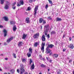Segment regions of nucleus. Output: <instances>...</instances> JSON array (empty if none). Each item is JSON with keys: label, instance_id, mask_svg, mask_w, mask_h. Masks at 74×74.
<instances>
[{"label": "nucleus", "instance_id": "obj_1", "mask_svg": "<svg viewBox=\"0 0 74 74\" xmlns=\"http://www.w3.org/2000/svg\"><path fill=\"white\" fill-rule=\"evenodd\" d=\"M44 32L45 33V35H47L48 32L49 31V25H45L44 26Z\"/></svg>", "mask_w": 74, "mask_h": 74}, {"label": "nucleus", "instance_id": "obj_2", "mask_svg": "<svg viewBox=\"0 0 74 74\" xmlns=\"http://www.w3.org/2000/svg\"><path fill=\"white\" fill-rule=\"evenodd\" d=\"M20 74H23V73L25 71V69H23V65L22 64H20Z\"/></svg>", "mask_w": 74, "mask_h": 74}, {"label": "nucleus", "instance_id": "obj_3", "mask_svg": "<svg viewBox=\"0 0 74 74\" xmlns=\"http://www.w3.org/2000/svg\"><path fill=\"white\" fill-rule=\"evenodd\" d=\"M45 42H42V44L41 45V49L42 51V52L44 53V47L45 46Z\"/></svg>", "mask_w": 74, "mask_h": 74}, {"label": "nucleus", "instance_id": "obj_4", "mask_svg": "<svg viewBox=\"0 0 74 74\" xmlns=\"http://www.w3.org/2000/svg\"><path fill=\"white\" fill-rule=\"evenodd\" d=\"M38 6H36L34 9V15L35 16H36V14H37V11L38 10Z\"/></svg>", "mask_w": 74, "mask_h": 74}, {"label": "nucleus", "instance_id": "obj_5", "mask_svg": "<svg viewBox=\"0 0 74 74\" xmlns=\"http://www.w3.org/2000/svg\"><path fill=\"white\" fill-rule=\"evenodd\" d=\"M39 37V33H37L34 34L33 37L34 38H37Z\"/></svg>", "mask_w": 74, "mask_h": 74}, {"label": "nucleus", "instance_id": "obj_6", "mask_svg": "<svg viewBox=\"0 0 74 74\" xmlns=\"http://www.w3.org/2000/svg\"><path fill=\"white\" fill-rule=\"evenodd\" d=\"M46 50L47 51H46V53H49L51 52V50L49 49V47H47Z\"/></svg>", "mask_w": 74, "mask_h": 74}, {"label": "nucleus", "instance_id": "obj_7", "mask_svg": "<svg viewBox=\"0 0 74 74\" xmlns=\"http://www.w3.org/2000/svg\"><path fill=\"white\" fill-rule=\"evenodd\" d=\"M3 32L4 33V37H5L6 36H7V32L6 29H4L3 31Z\"/></svg>", "mask_w": 74, "mask_h": 74}, {"label": "nucleus", "instance_id": "obj_8", "mask_svg": "<svg viewBox=\"0 0 74 74\" xmlns=\"http://www.w3.org/2000/svg\"><path fill=\"white\" fill-rule=\"evenodd\" d=\"M13 39V38L12 37H11L7 40V42L9 43L11 41V40H12Z\"/></svg>", "mask_w": 74, "mask_h": 74}, {"label": "nucleus", "instance_id": "obj_9", "mask_svg": "<svg viewBox=\"0 0 74 74\" xmlns=\"http://www.w3.org/2000/svg\"><path fill=\"white\" fill-rule=\"evenodd\" d=\"M42 40L43 41H45V35H43L41 37Z\"/></svg>", "mask_w": 74, "mask_h": 74}, {"label": "nucleus", "instance_id": "obj_10", "mask_svg": "<svg viewBox=\"0 0 74 74\" xmlns=\"http://www.w3.org/2000/svg\"><path fill=\"white\" fill-rule=\"evenodd\" d=\"M4 8L5 10H7V9H8V8H9V6L8 5H7V4H6L5 5Z\"/></svg>", "mask_w": 74, "mask_h": 74}, {"label": "nucleus", "instance_id": "obj_11", "mask_svg": "<svg viewBox=\"0 0 74 74\" xmlns=\"http://www.w3.org/2000/svg\"><path fill=\"white\" fill-rule=\"evenodd\" d=\"M25 22L27 23H30V21H29V18H27L25 19Z\"/></svg>", "mask_w": 74, "mask_h": 74}, {"label": "nucleus", "instance_id": "obj_12", "mask_svg": "<svg viewBox=\"0 0 74 74\" xmlns=\"http://www.w3.org/2000/svg\"><path fill=\"white\" fill-rule=\"evenodd\" d=\"M53 47H54V45H53L52 44H51V45H48V47H49V48H53Z\"/></svg>", "mask_w": 74, "mask_h": 74}, {"label": "nucleus", "instance_id": "obj_13", "mask_svg": "<svg viewBox=\"0 0 74 74\" xmlns=\"http://www.w3.org/2000/svg\"><path fill=\"white\" fill-rule=\"evenodd\" d=\"M58 57V54H54L53 55V58L55 59V58H57Z\"/></svg>", "mask_w": 74, "mask_h": 74}, {"label": "nucleus", "instance_id": "obj_14", "mask_svg": "<svg viewBox=\"0 0 74 74\" xmlns=\"http://www.w3.org/2000/svg\"><path fill=\"white\" fill-rule=\"evenodd\" d=\"M44 20V19L42 18H41L40 19L39 22L40 23H42V21Z\"/></svg>", "mask_w": 74, "mask_h": 74}, {"label": "nucleus", "instance_id": "obj_15", "mask_svg": "<svg viewBox=\"0 0 74 74\" xmlns=\"http://www.w3.org/2000/svg\"><path fill=\"white\" fill-rule=\"evenodd\" d=\"M16 30V26L14 25L13 28V31H14V32H15Z\"/></svg>", "mask_w": 74, "mask_h": 74}, {"label": "nucleus", "instance_id": "obj_16", "mask_svg": "<svg viewBox=\"0 0 74 74\" xmlns=\"http://www.w3.org/2000/svg\"><path fill=\"white\" fill-rule=\"evenodd\" d=\"M69 48H71V49H73L74 48V46H73V45L71 44L69 46Z\"/></svg>", "mask_w": 74, "mask_h": 74}, {"label": "nucleus", "instance_id": "obj_17", "mask_svg": "<svg viewBox=\"0 0 74 74\" xmlns=\"http://www.w3.org/2000/svg\"><path fill=\"white\" fill-rule=\"evenodd\" d=\"M27 36V35H26L25 34H23V36L22 38L23 39H24V40H25V38Z\"/></svg>", "mask_w": 74, "mask_h": 74}, {"label": "nucleus", "instance_id": "obj_18", "mask_svg": "<svg viewBox=\"0 0 74 74\" xmlns=\"http://www.w3.org/2000/svg\"><path fill=\"white\" fill-rule=\"evenodd\" d=\"M32 49L31 47H30L29 49V53H32Z\"/></svg>", "mask_w": 74, "mask_h": 74}, {"label": "nucleus", "instance_id": "obj_19", "mask_svg": "<svg viewBox=\"0 0 74 74\" xmlns=\"http://www.w3.org/2000/svg\"><path fill=\"white\" fill-rule=\"evenodd\" d=\"M22 42H18V46H19V47H21V46H22Z\"/></svg>", "mask_w": 74, "mask_h": 74}, {"label": "nucleus", "instance_id": "obj_20", "mask_svg": "<svg viewBox=\"0 0 74 74\" xmlns=\"http://www.w3.org/2000/svg\"><path fill=\"white\" fill-rule=\"evenodd\" d=\"M20 3L21 5H23V4H24L23 0H21L20 1Z\"/></svg>", "mask_w": 74, "mask_h": 74}, {"label": "nucleus", "instance_id": "obj_21", "mask_svg": "<svg viewBox=\"0 0 74 74\" xmlns=\"http://www.w3.org/2000/svg\"><path fill=\"white\" fill-rule=\"evenodd\" d=\"M17 7H20V6L21 5V4L20 3V2H18L17 3Z\"/></svg>", "mask_w": 74, "mask_h": 74}, {"label": "nucleus", "instance_id": "obj_22", "mask_svg": "<svg viewBox=\"0 0 74 74\" xmlns=\"http://www.w3.org/2000/svg\"><path fill=\"white\" fill-rule=\"evenodd\" d=\"M10 23L11 25H13L15 23V21H10Z\"/></svg>", "mask_w": 74, "mask_h": 74}, {"label": "nucleus", "instance_id": "obj_23", "mask_svg": "<svg viewBox=\"0 0 74 74\" xmlns=\"http://www.w3.org/2000/svg\"><path fill=\"white\" fill-rule=\"evenodd\" d=\"M62 19L61 18H57L56 19V21H61Z\"/></svg>", "mask_w": 74, "mask_h": 74}, {"label": "nucleus", "instance_id": "obj_24", "mask_svg": "<svg viewBox=\"0 0 74 74\" xmlns=\"http://www.w3.org/2000/svg\"><path fill=\"white\" fill-rule=\"evenodd\" d=\"M3 18H4V21H8V17L5 16L3 17Z\"/></svg>", "mask_w": 74, "mask_h": 74}, {"label": "nucleus", "instance_id": "obj_25", "mask_svg": "<svg viewBox=\"0 0 74 74\" xmlns=\"http://www.w3.org/2000/svg\"><path fill=\"white\" fill-rule=\"evenodd\" d=\"M1 4H4V0H0Z\"/></svg>", "mask_w": 74, "mask_h": 74}, {"label": "nucleus", "instance_id": "obj_26", "mask_svg": "<svg viewBox=\"0 0 74 74\" xmlns=\"http://www.w3.org/2000/svg\"><path fill=\"white\" fill-rule=\"evenodd\" d=\"M31 53H28L27 54V56L28 57H30L31 56Z\"/></svg>", "mask_w": 74, "mask_h": 74}, {"label": "nucleus", "instance_id": "obj_27", "mask_svg": "<svg viewBox=\"0 0 74 74\" xmlns=\"http://www.w3.org/2000/svg\"><path fill=\"white\" fill-rule=\"evenodd\" d=\"M32 69H34V63L31 66Z\"/></svg>", "mask_w": 74, "mask_h": 74}, {"label": "nucleus", "instance_id": "obj_28", "mask_svg": "<svg viewBox=\"0 0 74 74\" xmlns=\"http://www.w3.org/2000/svg\"><path fill=\"white\" fill-rule=\"evenodd\" d=\"M13 56L14 57V58H16V54L15 53H13Z\"/></svg>", "mask_w": 74, "mask_h": 74}, {"label": "nucleus", "instance_id": "obj_29", "mask_svg": "<svg viewBox=\"0 0 74 74\" xmlns=\"http://www.w3.org/2000/svg\"><path fill=\"white\" fill-rule=\"evenodd\" d=\"M22 60L23 62H26V59L25 58H23Z\"/></svg>", "mask_w": 74, "mask_h": 74}, {"label": "nucleus", "instance_id": "obj_30", "mask_svg": "<svg viewBox=\"0 0 74 74\" xmlns=\"http://www.w3.org/2000/svg\"><path fill=\"white\" fill-rule=\"evenodd\" d=\"M11 71H12L11 73H15V70L14 69H12V70H11Z\"/></svg>", "mask_w": 74, "mask_h": 74}, {"label": "nucleus", "instance_id": "obj_31", "mask_svg": "<svg viewBox=\"0 0 74 74\" xmlns=\"http://www.w3.org/2000/svg\"><path fill=\"white\" fill-rule=\"evenodd\" d=\"M37 44H38V42H36L34 45V47H37Z\"/></svg>", "mask_w": 74, "mask_h": 74}, {"label": "nucleus", "instance_id": "obj_32", "mask_svg": "<svg viewBox=\"0 0 74 74\" xmlns=\"http://www.w3.org/2000/svg\"><path fill=\"white\" fill-rule=\"evenodd\" d=\"M49 3H50V4H52V1H50V0H48Z\"/></svg>", "mask_w": 74, "mask_h": 74}, {"label": "nucleus", "instance_id": "obj_33", "mask_svg": "<svg viewBox=\"0 0 74 74\" xmlns=\"http://www.w3.org/2000/svg\"><path fill=\"white\" fill-rule=\"evenodd\" d=\"M40 66L42 67H45V66L44 65V64H42L40 65Z\"/></svg>", "mask_w": 74, "mask_h": 74}, {"label": "nucleus", "instance_id": "obj_34", "mask_svg": "<svg viewBox=\"0 0 74 74\" xmlns=\"http://www.w3.org/2000/svg\"><path fill=\"white\" fill-rule=\"evenodd\" d=\"M48 5L47 4L45 6V8L46 10L48 8Z\"/></svg>", "mask_w": 74, "mask_h": 74}, {"label": "nucleus", "instance_id": "obj_35", "mask_svg": "<svg viewBox=\"0 0 74 74\" xmlns=\"http://www.w3.org/2000/svg\"><path fill=\"white\" fill-rule=\"evenodd\" d=\"M43 24H45L46 23V21L45 20H43Z\"/></svg>", "mask_w": 74, "mask_h": 74}, {"label": "nucleus", "instance_id": "obj_36", "mask_svg": "<svg viewBox=\"0 0 74 74\" xmlns=\"http://www.w3.org/2000/svg\"><path fill=\"white\" fill-rule=\"evenodd\" d=\"M47 19L49 20H52V18H51V17L49 16L48 18Z\"/></svg>", "mask_w": 74, "mask_h": 74}, {"label": "nucleus", "instance_id": "obj_37", "mask_svg": "<svg viewBox=\"0 0 74 74\" xmlns=\"http://www.w3.org/2000/svg\"><path fill=\"white\" fill-rule=\"evenodd\" d=\"M30 9H31V8L30 7H28L27 8V10H28V11H29V10H30Z\"/></svg>", "mask_w": 74, "mask_h": 74}, {"label": "nucleus", "instance_id": "obj_38", "mask_svg": "<svg viewBox=\"0 0 74 74\" xmlns=\"http://www.w3.org/2000/svg\"><path fill=\"white\" fill-rule=\"evenodd\" d=\"M51 34H55V31H52L51 33Z\"/></svg>", "mask_w": 74, "mask_h": 74}, {"label": "nucleus", "instance_id": "obj_39", "mask_svg": "<svg viewBox=\"0 0 74 74\" xmlns=\"http://www.w3.org/2000/svg\"><path fill=\"white\" fill-rule=\"evenodd\" d=\"M32 63V59H30L29 61V63L30 64H31V63Z\"/></svg>", "mask_w": 74, "mask_h": 74}, {"label": "nucleus", "instance_id": "obj_40", "mask_svg": "<svg viewBox=\"0 0 74 74\" xmlns=\"http://www.w3.org/2000/svg\"><path fill=\"white\" fill-rule=\"evenodd\" d=\"M16 4V2H14L12 4V5L13 6H14V5H15Z\"/></svg>", "mask_w": 74, "mask_h": 74}, {"label": "nucleus", "instance_id": "obj_41", "mask_svg": "<svg viewBox=\"0 0 74 74\" xmlns=\"http://www.w3.org/2000/svg\"><path fill=\"white\" fill-rule=\"evenodd\" d=\"M12 8L13 10H15L16 8V7L15 6H14V7H12Z\"/></svg>", "mask_w": 74, "mask_h": 74}, {"label": "nucleus", "instance_id": "obj_42", "mask_svg": "<svg viewBox=\"0 0 74 74\" xmlns=\"http://www.w3.org/2000/svg\"><path fill=\"white\" fill-rule=\"evenodd\" d=\"M29 1L30 3H32L33 1L32 0H29Z\"/></svg>", "mask_w": 74, "mask_h": 74}, {"label": "nucleus", "instance_id": "obj_43", "mask_svg": "<svg viewBox=\"0 0 74 74\" xmlns=\"http://www.w3.org/2000/svg\"><path fill=\"white\" fill-rule=\"evenodd\" d=\"M17 73H19V69H17Z\"/></svg>", "mask_w": 74, "mask_h": 74}, {"label": "nucleus", "instance_id": "obj_44", "mask_svg": "<svg viewBox=\"0 0 74 74\" xmlns=\"http://www.w3.org/2000/svg\"><path fill=\"white\" fill-rule=\"evenodd\" d=\"M71 62H72V60H70L69 61V63H71Z\"/></svg>", "mask_w": 74, "mask_h": 74}, {"label": "nucleus", "instance_id": "obj_45", "mask_svg": "<svg viewBox=\"0 0 74 74\" xmlns=\"http://www.w3.org/2000/svg\"><path fill=\"white\" fill-rule=\"evenodd\" d=\"M0 28H3V26L1 25H0Z\"/></svg>", "mask_w": 74, "mask_h": 74}, {"label": "nucleus", "instance_id": "obj_46", "mask_svg": "<svg viewBox=\"0 0 74 74\" xmlns=\"http://www.w3.org/2000/svg\"><path fill=\"white\" fill-rule=\"evenodd\" d=\"M69 41H71L72 38L71 37H69Z\"/></svg>", "mask_w": 74, "mask_h": 74}, {"label": "nucleus", "instance_id": "obj_47", "mask_svg": "<svg viewBox=\"0 0 74 74\" xmlns=\"http://www.w3.org/2000/svg\"><path fill=\"white\" fill-rule=\"evenodd\" d=\"M62 51L63 52H65V51H66V49H63Z\"/></svg>", "mask_w": 74, "mask_h": 74}, {"label": "nucleus", "instance_id": "obj_48", "mask_svg": "<svg viewBox=\"0 0 74 74\" xmlns=\"http://www.w3.org/2000/svg\"><path fill=\"white\" fill-rule=\"evenodd\" d=\"M47 38H49V37H50L49 35H47Z\"/></svg>", "mask_w": 74, "mask_h": 74}, {"label": "nucleus", "instance_id": "obj_49", "mask_svg": "<svg viewBox=\"0 0 74 74\" xmlns=\"http://www.w3.org/2000/svg\"><path fill=\"white\" fill-rule=\"evenodd\" d=\"M6 4H8L9 3V2H8V1H6Z\"/></svg>", "mask_w": 74, "mask_h": 74}, {"label": "nucleus", "instance_id": "obj_50", "mask_svg": "<svg viewBox=\"0 0 74 74\" xmlns=\"http://www.w3.org/2000/svg\"><path fill=\"white\" fill-rule=\"evenodd\" d=\"M57 73L58 74H61L60 73V72H58Z\"/></svg>", "mask_w": 74, "mask_h": 74}, {"label": "nucleus", "instance_id": "obj_51", "mask_svg": "<svg viewBox=\"0 0 74 74\" xmlns=\"http://www.w3.org/2000/svg\"><path fill=\"white\" fill-rule=\"evenodd\" d=\"M7 45V43L6 42H5L4 43V45Z\"/></svg>", "mask_w": 74, "mask_h": 74}, {"label": "nucleus", "instance_id": "obj_52", "mask_svg": "<svg viewBox=\"0 0 74 74\" xmlns=\"http://www.w3.org/2000/svg\"><path fill=\"white\" fill-rule=\"evenodd\" d=\"M42 26H40V29L42 30Z\"/></svg>", "mask_w": 74, "mask_h": 74}, {"label": "nucleus", "instance_id": "obj_53", "mask_svg": "<svg viewBox=\"0 0 74 74\" xmlns=\"http://www.w3.org/2000/svg\"><path fill=\"white\" fill-rule=\"evenodd\" d=\"M65 34H64L63 36V38L65 37Z\"/></svg>", "mask_w": 74, "mask_h": 74}, {"label": "nucleus", "instance_id": "obj_54", "mask_svg": "<svg viewBox=\"0 0 74 74\" xmlns=\"http://www.w3.org/2000/svg\"><path fill=\"white\" fill-rule=\"evenodd\" d=\"M39 58H42V56L41 55H40L39 56Z\"/></svg>", "mask_w": 74, "mask_h": 74}, {"label": "nucleus", "instance_id": "obj_55", "mask_svg": "<svg viewBox=\"0 0 74 74\" xmlns=\"http://www.w3.org/2000/svg\"><path fill=\"white\" fill-rule=\"evenodd\" d=\"M5 60H8V58H6L5 59Z\"/></svg>", "mask_w": 74, "mask_h": 74}, {"label": "nucleus", "instance_id": "obj_56", "mask_svg": "<svg viewBox=\"0 0 74 74\" xmlns=\"http://www.w3.org/2000/svg\"><path fill=\"white\" fill-rule=\"evenodd\" d=\"M52 53H50L49 54V55H52Z\"/></svg>", "mask_w": 74, "mask_h": 74}, {"label": "nucleus", "instance_id": "obj_57", "mask_svg": "<svg viewBox=\"0 0 74 74\" xmlns=\"http://www.w3.org/2000/svg\"><path fill=\"white\" fill-rule=\"evenodd\" d=\"M49 62H50V63H51V62H52V60H49Z\"/></svg>", "mask_w": 74, "mask_h": 74}, {"label": "nucleus", "instance_id": "obj_58", "mask_svg": "<svg viewBox=\"0 0 74 74\" xmlns=\"http://www.w3.org/2000/svg\"><path fill=\"white\" fill-rule=\"evenodd\" d=\"M46 59H47V60L48 61V57H46Z\"/></svg>", "mask_w": 74, "mask_h": 74}, {"label": "nucleus", "instance_id": "obj_59", "mask_svg": "<svg viewBox=\"0 0 74 74\" xmlns=\"http://www.w3.org/2000/svg\"><path fill=\"white\" fill-rule=\"evenodd\" d=\"M24 74H28V73L27 72H26Z\"/></svg>", "mask_w": 74, "mask_h": 74}, {"label": "nucleus", "instance_id": "obj_60", "mask_svg": "<svg viewBox=\"0 0 74 74\" xmlns=\"http://www.w3.org/2000/svg\"><path fill=\"white\" fill-rule=\"evenodd\" d=\"M36 0H32V1H36Z\"/></svg>", "mask_w": 74, "mask_h": 74}, {"label": "nucleus", "instance_id": "obj_61", "mask_svg": "<svg viewBox=\"0 0 74 74\" xmlns=\"http://www.w3.org/2000/svg\"><path fill=\"white\" fill-rule=\"evenodd\" d=\"M39 74H42V73H40Z\"/></svg>", "mask_w": 74, "mask_h": 74}, {"label": "nucleus", "instance_id": "obj_62", "mask_svg": "<svg viewBox=\"0 0 74 74\" xmlns=\"http://www.w3.org/2000/svg\"><path fill=\"white\" fill-rule=\"evenodd\" d=\"M48 71H49V69H48Z\"/></svg>", "mask_w": 74, "mask_h": 74}, {"label": "nucleus", "instance_id": "obj_63", "mask_svg": "<svg viewBox=\"0 0 74 74\" xmlns=\"http://www.w3.org/2000/svg\"><path fill=\"white\" fill-rule=\"evenodd\" d=\"M4 74H7V73H4Z\"/></svg>", "mask_w": 74, "mask_h": 74}, {"label": "nucleus", "instance_id": "obj_64", "mask_svg": "<svg viewBox=\"0 0 74 74\" xmlns=\"http://www.w3.org/2000/svg\"><path fill=\"white\" fill-rule=\"evenodd\" d=\"M73 74H74V71H73Z\"/></svg>", "mask_w": 74, "mask_h": 74}]
</instances>
